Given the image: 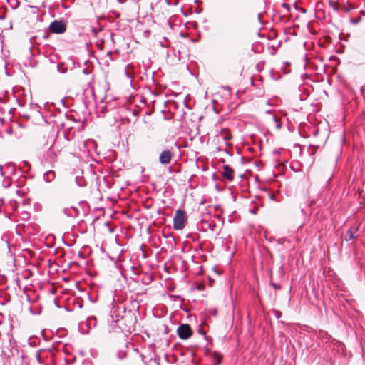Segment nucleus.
<instances>
[{"label":"nucleus","instance_id":"obj_13","mask_svg":"<svg viewBox=\"0 0 365 365\" xmlns=\"http://www.w3.org/2000/svg\"><path fill=\"white\" fill-rule=\"evenodd\" d=\"M133 66L132 64H128L125 68V73L128 78H133Z\"/></svg>","mask_w":365,"mask_h":365},{"label":"nucleus","instance_id":"obj_9","mask_svg":"<svg viewBox=\"0 0 365 365\" xmlns=\"http://www.w3.org/2000/svg\"><path fill=\"white\" fill-rule=\"evenodd\" d=\"M14 170V165L12 163H7L5 165H0V174L1 176L5 177L6 179L8 178V173H13Z\"/></svg>","mask_w":365,"mask_h":365},{"label":"nucleus","instance_id":"obj_17","mask_svg":"<svg viewBox=\"0 0 365 365\" xmlns=\"http://www.w3.org/2000/svg\"><path fill=\"white\" fill-rule=\"evenodd\" d=\"M148 365H160L156 359H150Z\"/></svg>","mask_w":365,"mask_h":365},{"label":"nucleus","instance_id":"obj_23","mask_svg":"<svg viewBox=\"0 0 365 365\" xmlns=\"http://www.w3.org/2000/svg\"><path fill=\"white\" fill-rule=\"evenodd\" d=\"M273 287L275 288V289H279L280 287L279 286H277V284H273Z\"/></svg>","mask_w":365,"mask_h":365},{"label":"nucleus","instance_id":"obj_7","mask_svg":"<svg viewBox=\"0 0 365 365\" xmlns=\"http://www.w3.org/2000/svg\"><path fill=\"white\" fill-rule=\"evenodd\" d=\"M212 207L210 205H207L205 200L200 202L198 206V212L200 215L201 220H202V215L204 213H208L209 215H212Z\"/></svg>","mask_w":365,"mask_h":365},{"label":"nucleus","instance_id":"obj_14","mask_svg":"<svg viewBox=\"0 0 365 365\" xmlns=\"http://www.w3.org/2000/svg\"><path fill=\"white\" fill-rule=\"evenodd\" d=\"M55 177V173L53 171H48L45 173L44 178L46 181H51L53 180Z\"/></svg>","mask_w":365,"mask_h":365},{"label":"nucleus","instance_id":"obj_11","mask_svg":"<svg viewBox=\"0 0 365 365\" xmlns=\"http://www.w3.org/2000/svg\"><path fill=\"white\" fill-rule=\"evenodd\" d=\"M357 231L358 228L356 227H351L345 234V240L348 242L354 239L355 237L354 232H356Z\"/></svg>","mask_w":365,"mask_h":365},{"label":"nucleus","instance_id":"obj_24","mask_svg":"<svg viewBox=\"0 0 365 365\" xmlns=\"http://www.w3.org/2000/svg\"><path fill=\"white\" fill-rule=\"evenodd\" d=\"M66 211H67V210H66V209H64L63 212H64L66 215H69V214H68V213H67V212H66Z\"/></svg>","mask_w":365,"mask_h":365},{"label":"nucleus","instance_id":"obj_15","mask_svg":"<svg viewBox=\"0 0 365 365\" xmlns=\"http://www.w3.org/2000/svg\"><path fill=\"white\" fill-rule=\"evenodd\" d=\"M274 242L277 243L278 245H283L285 242H289V240H288L285 237L279 238V239H274Z\"/></svg>","mask_w":365,"mask_h":365},{"label":"nucleus","instance_id":"obj_25","mask_svg":"<svg viewBox=\"0 0 365 365\" xmlns=\"http://www.w3.org/2000/svg\"><path fill=\"white\" fill-rule=\"evenodd\" d=\"M26 297H27V300H28V301H30V297H29V295H27V296H26Z\"/></svg>","mask_w":365,"mask_h":365},{"label":"nucleus","instance_id":"obj_4","mask_svg":"<svg viewBox=\"0 0 365 365\" xmlns=\"http://www.w3.org/2000/svg\"><path fill=\"white\" fill-rule=\"evenodd\" d=\"M202 222L207 225V228L211 231H215L216 228V223L215 220L212 218V215H209L208 213H204L202 215Z\"/></svg>","mask_w":365,"mask_h":365},{"label":"nucleus","instance_id":"obj_20","mask_svg":"<svg viewBox=\"0 0 365 365\" xmlns=\"http://www.w3.org/2000/svg\"><path fill=\"white\" fill-rule=\"evenodd\" d=\"M88 320H89V322H91L92 320H93V321H94L93 325H94V326L96 325V317H90V318L88 319Z\"/></svg>","mask_w":365,"mask_h":365},{"label":"nucleus","instance_id":"obj_2","mask_svg":"<svg viewBox=\"0 0 365 365\" xmlns=\"http://www.w3.org/2000/svg\"><path fill=\"white\" fill-rule=\"evenodd\" d=\"M49 29L53 34H63L66 31V24L63 21L55 20L51 23Z\"/></svg>","mask_w":365,"mask_h":365},{"label":"nucleus","instance_id":"obj_26","mask_svg":"<svg viewBox=\"0 0 365 365\" xmlns=\"http://www.w3.org/2000/svg\"><path fill=\"white\" fill-rule=\"evenodd\" d=\"M215 217L220 218V216L217 215H215Z\"/></svg>","mask_w":365,"mask_h":365},{"label":"nucleus","instance_id":"obj_29","mask_svg":"<svg viewBox=\"0 0 365 365\" xmlns=\"http://www.w3.org/2000/svg\"><path fill=\"white\" fill-rule=\"evenodd\" d=\"M252 212L254 213V214L256 213L255 210H252Z\"/></svg>","mask_w":365,"mask_h":365},{"label":"nucleus","instance_id":"obj_22","mask_svg":"<svg viewBox=\"0 0 365 365\" xmlns=\"http://www.w3.org/2000/svg\"><path fill=\"white\" fill-rule=\"evenodd\" d=\"M270 198H271L272 200H277L275 199V197H274V195H273V194L270 195Z\"/></svg>","mask_w":365,"mask_h":365},{"label":"nucleus","instance_id":"obj_1","mask_svg":"<svg viewBox=\"0 0 365 365\" xmlns=\"http://www.w3.org/2000/svg\"><path fill=\"white\" fill-rule=\"evenodd\" d=\"M185 213L183 210L178 209L175 213L173 218V227L176 230H182L184 227Z\"/></svg>","mask_w":365,"mask_h":365},{"label":"nucleus","instance_id":"obj_28","mask_svg":"<svg viewBox=\"0 0 365 365\" xmlns=\"http://www.w3.org/2000/svg\"><path fill=\"white\" fill-rule=\"evenodd\" d=\"M78 185L81 186V185H84L85 184H81V183H78Z\"/></svg>","mask_w":365,"mask_h":365},{"label":"nucleus","instance_id":"obj_8","mask_svg":"<svg viewBox=\"0 0 365 365\" xmlns=\"http://www.w3.org/2000/svg\"><path fill=\"white\" fill-rule=\"evenodd\" d=\"M171 158V152L170 150H163L159 156V161L161 164L167 165L170 163Z\"/></svg>","mask_w":365,"mask_h":365},{"label":"nucleus","instance_id":"obj_19","mask_svg":"<svg viewBox=\"0 0 365 365\" xmlns=\"http://www.w3.org/2000/svg\"><path fill=\"white\" fill-rule=\"evenodd\" d=\"M275 316L277 318H279L280 316H281V312L279 311H276L275 312Z\"/></svg>","mask_w":365,"mask_h":365},{"label":"nucleus","instance_id":"obj_16","mask_svg":"<svg viewBox=\"0 0 365 365\" xmlns=\"http://www.w3.org/2000/svg\"><path fill=\"white\" fill-rule=\"evenodd\" d=\"M36 361L39 363V364H43V360L41 357V351H38L36 353Z\"/></svg>","mask_w":365,"mask_h":365},{"label":"nucleus","instance_id":"obj_5","mask_svg":"<svg viewBox=\"0 0 365 365\" xmlns=\"http://www.w3.org/2000/svg\"><path fill=\"white\" fill-rule=\"evenodd\" d=\"M90 198L93 202H97L103 200L104 198L109 199L110 197L103 195L100 191L99 186H98L91 191Z\"/></svg>","mask_w":365,"mask_h":365},{"label":"nucleus","instance_id":"obj_27","mask_svg":"<svg viewBox=\"0 0 365 365\" xmlns=\"http://www.w3.org/2000/svg\"><path fill=\"white\" fill-rule=\"evenodd\" d=\"M10 184H8L7 186H5L4 187L8 188L9 187Z\"/></svg>","mask_w":365,"mask_h":365},{"label":"nucleus","instance_id":"obj_6","mask_svg":"<svg viewBox=\"0 0 365 365\" xmlns=\"http://www.w3.org/2000/svg\"><path fill=\"white\" fill-rule=\"evenodd\" d=\"M217 137L218 140H222L226 146L229 145V142L232 139L230 131L227 128L222 129Z\"/></svg>","mask_w":365,"mask_h":365},{"label":"nucleus","instance_id":"obj_18","mask_svg":"<svg viewBox=\"0 0 365 365\" xmlns=\"http://www.w3.org/2000/svg\"><path fill=\"white\" fill-rule=\"evenodd\" d=\"M139 169L142 173L145 172V169L143 167H140ZM143 177L144 178L143 180H146L148 179V175L146 174H143Z\"/></svg>","mask_w":365,"mask_h":365},{"label":"nucleus","instance_id":"obj_10","mask_svg":"<svg viewBox=\"0 0 365 365\" xmlns=\"http://www.w3.org/2000/svg\"><path fill=\"white\" fill-rule=\"evenodd\" d=\"M234 170L227 165L223 166L222 175L227 180L232 181L233 180Z\"/></svg>","mask_w":365,"mask_h":365},{"label":"nucleus","instance_id":"obj_3","mask_svg":"<svg viewBox=\"0 0 365 365\" xmlns=\"http://www.w3.org/2000/svg\"><path fill=\"white\" fill-rule=\"evenodd\" d=\"M178 335L181 339H187L192 335L190 326L187 324H182L178 327Z\"/></svg>","mask_w":365,"mask_h":365},{"label":"nucleus","instance_id":"obj_12","mask_svg":"<svg viewBox=\"0 0 365 365\" xmlns=\"http://www.w3.org/2000/svg\"><path fill=\"white\" fill-rule=\"evenodd\" d=\"M109 332L113 331L118 334H120L121 336H123V331L121 328L117 325L115 322H113L110 324V329L108 330Z\"/></svg>","mask_w":365,"mask_h":365},{"label":"nucleus","instance_id":"obj_21","mask_svg":"<svg viewBox=\"0 0 365 365\" xmlns=\"http://www.w3.org/2000/svg\"><path fill=\"white\" fill-rule=\"evenodd\" d=\"M274 239H276V238H275L274 237H270L269 238V242H274Z\"/></svg>","mask_w":365,"mask_h":365}]
</instances>
